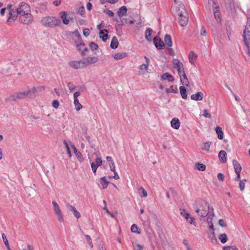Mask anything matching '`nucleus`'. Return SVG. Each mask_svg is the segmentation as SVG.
Masks as SVG:
<instances>
[{
    "mask_svg": "<svg viewBox=\"0 0 250 250\" xmlns=\"http://www.w3.org/2000/svg\"><path fill=\"white\" fill-rule=\"evenodd\" d=\"M41 23L45 27L54 28L57 26H61V21L54 16H46L41 20Z\"/></svg>",
    "mask_w": 250,
    "mask_h": 250,
    "instance_id": "1",
    "label": "nucleus"
},
{
    "mask_svg": "<svg viewBox=\"0 0 250 250\" xmlns=\"http://www.w3.org/2000/svg\"><path fill=\"white\" fill-rule=\"evenodd\" d=\"M177 14L178 16V21L180 25L182 26H186L188 23V18L183 5H179Z\"/></svg>",
    "mask_w": 250,
    "mask_h": 250,
    "instance_id": "2",
    "label": "nucleus"
},
{
    "mask_svg": "<svg viewBox=\"0 0 250 250\" xmlns=\"http://www.w3.org/2000/svg\"><path fill=\"white\" fill-rule=\"evenodd\" d=\"M28 97L27 90L15 93L5 99L6 102L15 101L18 100L23 99Z\"/></svg>",
    "mask_w": 250,
    "mask_h": 250,
    "instance_id": "3",
    "label": "nucleus"
},
{
    "mask_svg": "<svg viewBox=\"0 0 250 250\" xmlns=\"http://www.w3.org/2000/svg\"><path fill=\"white\" fill-rule=\"evenodd\" d=\"M28 97L27 90L15 93L5 99L6 102L15 101L18 100L23 99Z\"/></svg>",
    "mask_w": 250,
    "mask_h": 250,
    "instance_id": "4",
    "label": "nucleus"
},
{
    "mask_svg": "<svg viewBox=\"0 0 250 250\" xmlns=\"http://www.w3.org/2000/svg\"><path fill=\"white\" fill-rule=\"evenodd\" d=\"M209 206L207 202H203L200 208H196V212L198 215L202 217H206L208 213Z\"/></svg>",
    "mask_w": 250,
    "mask_h": 250,
    "instance_id": "5",
    "label": "nucleus"
},
{
    "mask_svg": "<svg viewBox=\"0 0 250 250\" xmlns=\"http://www.w3.org/2000/svg\"><path fill=\"white\" fill-rule=\"evenodd\" d=\"M7 9L8 10L9 13V17L7 20V22H12L15 21L17 17L19 18V14L16 8H13L12 5L8 4L7 5Z\"/></svg>",
    "mask_w": 250,
    "mask_h": 250,
    "instance_id": "6",
    "label": "nucleus"
},
{
    "mask_svg": "<svg viewBox=\"0 0 250 250\" xmlns=\"http://www.w3.org/2000/svg\"><path fill=\"white\" fill-rule=\"evenodd\" d=\"M33 17L31 13H26L19 16V20L21 23L28 25L33 21Z\"/></svg>",
    "mask_w": 250,
    "mask_h": 250,
    "instance_id": "7",
    "label": "nucleus"
},
{
    "mask_svg": "<svg viewBox=\"0 0 250 250\" xmlns=\"http://www.w3.org/2000/svg\"><path fill=\"white\" fill-rule=\"evenodd\" d=\"M243 38L245 44L247 48L250 46V21L247 22L243 33Z\"/></svg>",
    "mask_w": 250,
    "mask_h": 250,
    "instance_id": "8",
    "label": "nucleus"
},
{
    "mask_svg": "<svg viewBox=\"0 0 250 250\" xmlns=\"http://www.w3.org/2000/svg\"><path fill=\"white\" fill-rule=\"evenodd\" d=\"M15 8L19 14V16L21 15V14H25L26 13H31L29 5L24 2H20L18 6Z\"/></svg>",
    "mask_w": 250,
    "mask_h": 250,
    "instance_id": "9",
    "label": "nucleus"
},
{
    "mask_svg": "<svg viewBox=\"0 0 250 250\" xmlns=\"http://www.w3.org/2000/svg\"><path fill=\"white\" fill-rule=\"evenodd\" d=\"M53 209L57 216L58 221L60 222L63 221V215L59 205L55 201H52Z\"/></svg>",
    "mask_w": 250,
    "mask_h": 250,
    "instance_id": "10",
    "label": "nucleus"
},
{
    "mask_svg": "<svg viewBox=\"0 0 250 250\" xmlns=\"http://www.w3.org/2000/svg\"><path fill=\"white\" fill-rule=\"evenodd\" d=\"M144 58L146 60V63L140 65L139 67V75H145L148 69V67L150 63V60L146 56H145Z\"/></svg>",
    "mask_w": 250,
    "mask_h": 250,
    "instance_id": "11",
    "label": "nucleus"
},
{
    "mask_svg": "<svg viewBox=\"0 0 250 250\" xmlns=\"http://www.w3.org/2000/svg\"><path fill=\"white\" fill-rule=\"evenodd\" d=\"M78 39L79 42H75V44L77 46V49L81 52L82 55H83L85 54V52H86L88 49L85 46L84 43L81 42V37L79 34H77Z\"/></svg>",
    "mask_w": 250,
    "mask_h": 250,
    "instance_id": "12",
    "label": "nucleus"
},
{
    "mask_svg": "<svg viewBox=\"0 0 250 250\" xmlns=\"http://www.w3.org/2000/svg\"><path fill=\"white\" fill-rule=\"evenodd\" d=\"M172 63L174 67L177 70L179 75L185 73L183 64L178 59H173Z\"/></svg>",
    "mask_w": 250,
    "mask_h": 250,
    "instance_id": "13",
    "label": "nucleus"
},
{
    "mask_svg": "<svg viewBox=\"0 0 250 250\" xmlns=\"http://www.w3.org/2000/svg\"><path fill=\"white\" fill-rule=\"evenodd\" d=\"M83 60L80 61H71L68 62L70 67L74 69H80L84 68V65Z\"/></svg>",
    "mask_w": 250,
    "mask_h": 250,
    "instance_id": "14",
    "label": "nucleus"
},
{
    "mask_svg": "<svg viewBox=\"0 0 250 250\" xmlns=\"http://www.w3.org/2000/svg\"><path fill=\"white\" fill-rule=\"evenodd\" d=\"M84 67L86 66L94 63L98 62V58L96 57H88L82 59Z\"/></svg>",
    "mask_w": 250,
    "mask_h": 250,
    "instance_id": "15",
    "label": "nucleus"
},
{
    "mask_svg": "<svg viewBox=\"0 0 250 250\" xmlns=\"http://www.w3.org/2000/svg\"><path fill=\"white\" fill-rule=\"evenodd\" d=\"M181 215L183 216L185 219L190 224L195 223L194 219L189 216V214L186 211L185 209L181 212Z\"/></svg>",
    "mask_w": 250,
    "mask_h": 250,
    "instance_id": "16",
    "label": "nucleus"
},
{
    "mask_svg": "<svg viewBox=\"0 0 250 250\" xmlns=\"http://www.w3.org/2000/svg\"><path fill=\"white\" fill-rule=\"evenodd\" d=\"M59 16L62 20L63 23L64 24H68L69 23V18L65 11H61L59 13Z\"/></svg>",
    "mask_w": 250,
    "mask_h": 250,
    "instance_id": "17",
    "label": "nucleus"
},
{
    "mask_svg": "<svg viewBox=\"0 0 250 250\" xmlns=\"http://www.w3.org/2000/svg\"><path fill=\"white\" fill-rule=\"evenodd\" d=\"M153 42L155 46L158 49H162V47L165 45L164 42L158 36H156L154 37L153 39Z\"/></svg>",
    "mask_w": 250,
    "mask_h": 250,
    "instance_id": "18",
    "label": "nucleus"
},
{
    "mask_svg": "<svg viewBox=\"0 0 250 250\" xmlns=\"http://www.w3.org/2000/svg\"><path fill=\"white\" fill-rule=\"evenodd\" d=\"M34 91L35 96L39 95V93L42 92L45 89V86L42 85H39L37 86H34L32 87Z\"/></svg>",
    "mask_w": 250,
    "mask_h": 250,
    "instance_id": "19",
    "label": "nucleus"
},
{
    "mask_svg": "<svg viewBox=\"0 0 250 250\" xmlns=\"http://www.w3.org/2000/svg\"><path fill=\"white\" fill-rule=\"evenodd\" d=\"M108 31L107 29L101 30L99 32L100 38L102 39L103 42H105L108 39V35L107 33Z\"/></svg>",
    "mask_w": 250,
    "mask_h": 250,
    "instance_id": "20",
    "label": "nucleus"
},
{
    "mask_svg": "<svg viewBox=\"0 0 250 250\" xmlns=\"http://www.w3.org/2000/svg\"><path fill=\"white\" fill-rule=\"evenodd\" d=\"M227 153L224 150H221L219 154L218 157L220 160V161L222 163H225L227 162Z\"/></svg>",
    "mask_w": 250,
    "mask_h": 250,
    "instance_id": "21",
    "label": "nucleus"
},
{
    "mask_svg": "<svg viewBox=\"0 0 250 250\" xmlns=\"http://www.w3.org/2000/svg\"><path fill=\"white\" fill-rule=\"evenodd\" d=\"M203 94L201 92H197L196 94H192L191 96V99L195 101H201L203 98Z\"/></svg>",
    "mask_w": 250,
    "mask_h": 250,
    "instance_id": "22",
    "label": "nucleus"
},
{
    "mask_svg": "<svg viewBox=\"0 0 250 250\" xmlns=\"http://www.w3.org/2000/svg\"><path fill=\"white\" fill-rule=\"evenodd\" d=\"M171 125L172 127L175 129H178L180 126V122L177 118H174L171 121Z\"/></svg>",
    "mask_w": 250,
    "mask_h": 250,
    "instance_id": "23",
    "label": "nucleus"
},
{
    "mask_svg": "<svg viewBox=\"0 0 250 250\" xmlns=\"http://www.w3.org/2000/svg\"><path fill=\"white\" fill-rule=\"evenodd\" d=\"M232 164L235 173H238L239 172L241 171L242 167L237 160H233L232 161Z\"/></svg>",
    "mask_w": 250,
    "mask_h": 250,
    "instance_id": "24",
    "label": "nucleus"
},
{
    "mask_svg": "<svg viewBox=\"0 0 250 250\" xmlns=\"http://www.w3.org/2000/svg\"><path fill=\"white\" fill-rule=\"evenodd\" d=\"M161 78L164 80H167L169 82H172L174 81L173 76L167 72L163 74L161 76Z\"/></svg>",
    "mask_w": 250,
    "mask_h": 250,
    "instance_id": "25",
    "label": "nucleus"
},
{
    "mask_svg": "<svg viewBox=\"0 0 250 250\" xmlns=\"http://www.w3.org/2000/svg\"><path fill=\"white\" fill-rule=\"evenodd\" d=\"M179 76L180 78L181 82L182 83V84L188 86L189 84V82L185 73L181 75H179Z\"/></svg>",
    "mask_w": 250,
    "mask_h": 250,
    "instance_id": "26",
    "label": "nucleus"
},
{
    "mask_svg": "<svg viewBox=\"0 0 250 250\" xmlns=\"http://www.w3.org/2000/svg\"><path fill=\"white\" fill-rule=\"evenodd\" d=\"M119 45V42L118 41V39L116 37L114 36L111 40L110 43V47L111 48L115 49H116Z\"/></svg>",
    "mask_w": 250,
    "mask_h": 250,
    "instance_id": "27",
    "label": "nucleus"
},
{
    "mask_svg": "<svg viewBox=\"0 0 250 250\" xmlns=\"http://www.w3.org/2000/svg\"><path fill=\"white\" fill-rule=\"evenodd\" d=\"M127 12V8L126 6H123L119 8L117 12V14L120 17H122L124 15H125Z\"/></svg>",
    "mask_w": 250,
    "mask_h": 250,
    "instance_id": "28",
    "label": "nucleus"
},
{
    "mask_svg": "<svg viewBox=\"0 0 250 250\" xmlns=\"http://www.w3.org/2000/svg\"><path fill=\"white\" fill-rule=\"evenodd\" d=\"M153 30L151 28H147L145 32V38L147 41L149 42L152 40L151 34Z\"/></svg>",
    "mask_w": 250,
    "mask_h": 250,
    "instance_id": "29",
    "label": "nucleus"
},
{
    "mask_svg": "<svg viewBox=\"0 0 250 250\" xmlns=\"http://www.w3.org/2000/svg\"><path fill=\"white\" fill-rule=\"evenodd\" d=\"M215 131L218 135V138L220 140L223 138L224 133L222 131V128L219 126H217L215 129Z\"/></svg>",
    "mask_w": 250,
    "mask_h": 250,
    "instance_id": "30",
    "label": "nucleus"
},
{
    "mask_svg": "<svg viewBox=\"0 0 250 250\" xmlns=\"http://www.w3.org/2000/svg\"><path fill=\"white\" fill-rule=\"evenodd\" d=\"M68 209L70 211H73L74 215L77 218H79L81 217V214L79 211H78L76 208L71 205H70L68 207Z\"/></svg>",
    "mask_w": 250,
    "mask_h": 250,
    "instance_id": "31",
    "label": "nucleus"
},
{
    "mask_svg": "<svg viewBox=\"0 0 250 250\" xmlns=\"http://www.w3.org/2000/svg\"><path fill=\"white\" fill-rule=\"evenodd\" d=\"M73 148H74V152L76 156L77 157L78 159L80 161L82 162L83 160V156L81 152L79 151L77 148L75 147L74 145L72 146Z\"/></svg>",
    "mask_w": 250,
    "mask_h": 250,
    "instance_id": "32",
    "label": "nucleus"
},
{
    "mask_svg": "<svg viewBox=\"0 0 250 250\" xmlns=\"http://www.w3.org/2000/svg\"><path fill=\"white\" fill-rule=\"evenodd\" d=\"M165 44L168 47H171L172 45L171 38L170 35L166 34L165 37Z\"/></svg>",
    "mask_w": 250,
    "mask_h": 250,
    "instance_id": "33",
    "label": "nucleus"
},
{
    "mask_svg": "<svg viewBox=\"0 0 250 250\" xmlns=\"http://www.w3.org/2000/svg\"><path fill=\"white\" fill-rule=\"evenodd\" d=\"M100 183L102 185L103 188L105 189L107 187L109 182L106 180L105 177L104 176L100 179Z\"/></svg>",
    "mask_w": 250,
    "mask_h": 250,
    "instance_id": "34",
    "label": "nucleus"
},
{
    "mask_svg": "<svg viewBox=\"0 0 250 250\" xmlns=\"http://www.w3.org/2000/svg\"><path fill=\"white\" fill-rule=\"evenodd\" d=\"M180 89V92L182 96V97L184 99H186L187 98V90L186 88L183 86H181L179 88Z\"/></svg>",
    "mask_w": 250,
    "mask_h": 250,
    "instance_id": "35",
    "label": "nucleus"
},
{
    "mask_svg": "<svg viewBox=\"0 0 250 250\" xmlns=\"http://www.w3.org/2000/svg\"><path fill=\"white\" fill-rule=\"evenodd\" d=\"M197 55L193 51H191L189 54V61L192 63L194 64Z\"/></svg>",
    "mask_w": 250,
    "mask_h": 250,
    "instance_id": "36",
    "label": "nucleus"
},
{
    "mask_svg": "<svg viewBox=\"0 0 250 250\" xmlns=\"http://www.w3.org/2000/svg\"><path fill=\"white\" fill-rule=\"evenodd\" d=\"M74 104L77 111L80 110L82 108V105L79 103L78 99H74Z\"/></svg>",
    "mask_w": 250,
    "mask_h": 250,
    "instance_id": "37",
    "label": "nucleus"
},
{
    "mask_svg": "<svg viewBox=\"0 0 250 250\" xmlns=\"http://www.w3.org/2000/svg\"><path fill=\"white\" fill-rule=\"evenodd\" d=\"M126 56L125 53H118L114 55V58L116 60H120Z\"/></svg>",
    "mask_w": 250,
    "mask_h": 250,
    "instance_id": "38",
    "label": "nucleus"
},
{
    "mask_svg": "<svg viewBox=\"0 0 250 250\" xmlns=\"http://www.w3.org/2000/svg\"><path fill=\"white\" fill-rule=\"evenodd\" d=\"M195 167L198 170L200 171L205 170L206 167V166L204 164L199 163L196 164Z\"/></svg>",
    "mask_w": 250,
    "mask_h": 250,
    "instance_id": "39",
    "label": "nucleus"
},
{
    "mask_svg": "<svg viewBox=\"0 0 250 250\" xmlns=\"http://www.w3.org/2000/svg\"><path fill=\"white\" fill-rule=\"evenodd\" d=\"M131 231L134 233H141V230L138 228L136 225L133 224L131 227Z\"/></svg>",
    "mask_w": 250,
    "mask_h": 250,
    "instance_id": "40",
    "label": "nucleus"
},
{
    "mask_svg": "<svg viewBox=\"0 0 250 250\" xmlns=\"http://www.w3.org/2000/svg\"><path fill=\"white\" fill-rule=\"evenodd\" d=\"M63 145H64L65 148H66L67 153V154L68 155V156H69V158H70L71 157L72 155H71V151H70V149L69 148L68 144L67 141L65 140H63Z\"/></svg>",
    "mask_w": 250,
    "mask_h": 250,
    "instance_id": "41",
    "label": "nucleus"
},
{
    "mask_svg": "<svg viewBox=\"0 0 250 250\" xmlns=\"http://www.w3.org/2000/svg\"><path fill=\"white\" fill-rule=\"evenodd\" d=\"M247 182V180L243 179L242 180H240L239 184V187L241 191H243L245 187V184Z\"/></svg>",
    "mask_w": 250,
    "mask_h": 250,
    "instance_id": "42",
    "label": "nucleus"
},
{
    "mask_svg": "<svg viewBox=\"0 0 250 250\" xmlns=\"http://www.w3.org/2000/svg\"><path fill=\"white\" fill-rule=\"evenodd\" d=\"M219 239L222 243H226L228 240V237L225 233L221 234L219 236Z\"/></svg>",
    "mask_w": 250,
    "mask_h": 250,
    "instance_id": "43",
    "label": "nucleus"
},
{
    "mask_svg": "<svg viewBox=\"0 0 250 250\" xmlns=\"http://www.w3.org/2000/svg\"><path fill=\"white\" fill-rule=\"evenodd\" d=\"M210 145H211V142H206L204 144V146L202 147V149L207 151H209Z\"/></svg>",
    "mask_w": 250,
    "mask_h": 250,
    "instance_id": "44",
    "label": "nucleus"
},
{
    "mask_svg": "<svg viewBox=\"0 0 250 250\" xmlns=\"http://www.w3.org/2000/svg\"><path fill=\"white\" fill-rule=\"evenodd\" d=\"M67 85L70 92L74 90L76 88V85L71 82L67 83Z\"/></svg>",
    "mask_w": 250,
    "mask_h": 250,
    "instance_id": "45",
    "label": "nucleus"
},
{
    "mask_svg": "<svg viewBox=\"0 0 250 250\" xmlns=\"http://www.w3.org/2000/svg\"><path fill=\"white\" fill-rule=\"evenodd\" d=\"M27 91L28 92V98H34L35 97L34 94L33 88L27 90Z\"/></svg>",
    "mask_w": 250,
    "mask_h": 250,
    "instance_id": "46",
    "label": "nucleus"
},
{
    "mask_svg": "<svg viewBox=\"0 0 250 250\" xmlns=\"http://www.w3.org/2000/svg\"><path fill=\"white\" fill-rule=\"evenodd\" d=\"M89 46L90 49L93 51L97 50L99 47L98 45L94 42H91L89 44Z\"/></svg>",
    "mask_w": 250,
    "mask_h": 250,
    "instance_id": "47",
    "label": "nucleus"
},
{
    "mask_svg": "<svg viewBox=\"0 0 250 250\" xmlns=\"http://www.w3.org/2000/svg\"><path fill=\"white\" fill-rule=\"evenodd\" d=\"M85 237L86 239L87 243L90 246L91 248H93V244L90 236L88 235H85Z\"/></svg>",
    "mask_w": 250,
    "mask_h": 250,
    "instance_id": "48",
    "label": "nucleus"
},
{
    "mask_svg": "<svg viewBox=\"0 0 250 250\" xmlns=\"http://www.w3.org/2000/svg\"><path fill=\"white\" fill-rule=\"evenodd\" d=\"M214 17L215 18V19L218 22H220V21H221V19H220V14H219V12H217V11H214Z\"/></svg>",
    "mask_w": 250,
    "mask_h": 250,
    "instance_id": "49",
    "label": "nucleus"
},
{
    "mask_svg": "<svg viewBox=\"0 0 250 250\" xmlns=\"http://www.w3.org/2000/svg\"><path fill=\"white\" fill-rule=\"evenodd\" d=\"M208 237L209 238L213 241V240H216L215 236L214 234V231H212L211 232L208 231Z\"/></svg>",
    "mask_w": 250,
    "mask_h": 250,
    "instance_id": "50",
    "label": "nucleus"
},
{
    "mask_svg": "<svg viewBox=\"0 0 250 250\" xmlns=\"http://www.w3.org/2000/svg\"><path fill=\"white\" fill-rule=\"evenodd\" d=\"M144 247L143 245L137 244L134 247V250H144Z\"/></svg>",
    "mask_w": 250,
    "mask_h": 250,
    "instance_id": "51",
    "label": "nucleus"
},
{
    "mask_svg": "<svg viewBox=\"0 0 250 250\" xmlns=\"http://www.w3.org/2000/svg\"><path fill=\"white\" fill-rule=\"evenodd\" d=\"M91 166L92 170L93 173H95L96 172V170L97 169V167H98V166L95 165V162H92L91 164Z\"/></svg>",
    "mask_w": 250,
    "mask_h": 250,
    "instance_id": "52",
    "label": "nucleus"
},
{
    "mask_svg": "<svg viewBox=\"0 0 250 250\" xmlns=\"http://www.w3.org/2000/svg\"><path fill=\"white\" fill-rule=\"evenodd\" d=\"M203 116L206 118H211V116L210 113H208V110L205 109L203 111Z\"/></svg>",
    "mask_w": 250,
    "mask_h": 250,
    "instance_id": "53",
    "label": "nucleus"
},
{
    "mask_svg": "<svg viewBox=\"0 0 250 250\" xmlns=\"http://www.w3.org/2000/svg\"><path fill=\"white\" fill-rule=\"evenodd\" d=\"M94 162L98 167L100 166L102 164V161L100 158H97Z\"/></svg>",
    "mask_w": 250,
    "mask_h": 250,
    "instance_id": "54",
    "label": "nucleus"
},
{
    "mask_svg": "<svg viewBox=\"0 0 250 250\" xmlns=\"http://www.w3.org/2000/svg\"><path fill=\"white\" fill-rule=\"evenodd\" d=\"M60 104L58 100H54L52 102V105L55 108H58Z\"/></svg>",
    "mask_w": 250,
    "mask_h": 250,
    "instance_id": "55",
    "label": "nucleus"
},
{
    "mask_svg": "<svg viewBox=\"0 0 250 250\" xmlns=\"http://www.w3.org/2000/svg\"><path fill=\"white\" fill-rule=\"evenodd\" d=\"M1 236H2V238L3 239V242L4 243V244L5 245V246L8 245L9 244V243H8V241L6 238V235L4 233H2Z\"/></svg>",
    "mask_w": 250,
    "mask_h": 250,
    "instance_id": "56",
    "label": "nucleus"
},
{
    "mask_svg": "<svg viewBox=\"0 0 250 250\" xmlns=\"http://www.w3.org/2000/svg\"><path fill=\"white\" fill-rule=\"evenodd\" d=\"M78 13L81 15H83L85 13V9L84 6H82L78 10Z\"/></svg>",
    "mask_w": 250,
    "mask_h": 250,
    "instance_id": "57",
    "label": "nucleus"
},
{
    "mask_svg": "<svg viewBox=\"0 0 250 250\" xmlns=\"http://www.w3.org/2000/svg\"><path fill=\"white\" fill-rule=\"evenodd\" d=\"M83 34L84 36L87 37L90 34V30L88 28H85L83 30Z\"/></svg>",
    "mask_w": 250,
    "mask_h": 250,
    "instance_id": "58",
    "label": "nucleus"
},
{
    "mask_svg": "<svg viewBox=\"0 0 250 250\" xmlns=\"http://www.w3.org/2000/svg\"><path fill=\"white\" fill-rule=\"evenodd\" d=\"M110 169L112 171H114L115 170V166L114 162L110 163L109 164Z\"/></svg>",
    "mask_w": 250,
    "mask_h": 250,
    "instance_id": "59",
    "label": "nucleus"
},
{
    "mask_svg": "<svg viewBox=\"0 0 250 250\" xmlns=\"http://www.w3.org/2000/svg\"><path fill=\"white\" fill-rule=\"evenodd\" d=\"M104 12L108 15L109 17H113L114 15V13L110 10H104Z\"/></svg>",
    "mask_w": 250,
    "mask_h": 250,
    "instance_id": "60",
    "label": "nucleus"
},
{
    "mask_svg": "<svg viewBox=\"0 0 250 250\" xmlns=\"http://www.w3.org/2000/svg\"><path fill=\"white\" fill-rule=\"evenodd\" d=\"M212 218H213L212 215H209L208 216L207 219V221L208 224H210L212 223Z\"/></svg>",
    "mask_w": 250,
    "mask_h": 250,
    "instance_id": "61",
    "label": "nucleus"
},
{
    "mask_svg": "<svg viewBox=\"0 0 250 250\" xmlns=\"http://www.w3.org/2000/svg\"><path fill=\"white\" fill-rule=\"evenodd\" d=\"M217 178L219 180L221 181H223L224 180V176L223 175V174L221 173H218L217 174Z\"/></svg>",
    "mask_w": 250,
    "mask_h": 250,
    "instance_id": "62",
    "label": "nucleus"
},
{
    "mask_svg": "<svg viewBox=\"0 0 250 250\" xmlns=\"http://www.w3.org/2000/svg\"><path fill=\"white\" fill-rule=\"evenodd\" d=\"M200 34L202 36H206V30L204 26H202L201 31H200Z\"/></svg>",
    "mask_w": 250,
    "mask_h": 250,
    "instance_id": "63",
    "label": "nucleus"
},
{
    "mask_svg": "<svg viewBox=\"0 0 250 250\" xmlns=\"http://www.w3.org/2000/svg\"><path fill=\"white\" fill-rule=\"evenodd\" d=\"M113 172H114V175L113 176H109V178H113L116 180L119 179L120 178V177H119V176L118 175V174H117V172L116 171V170H115L114 171H113Z\"/></svg>",
    "mask_w": 250,
    "mask_h": 250,
    "instance_id": "64",
    "label": "nucleus"
}]
</instances>
